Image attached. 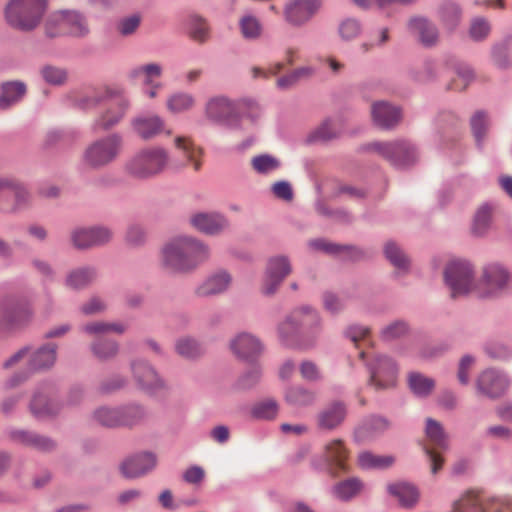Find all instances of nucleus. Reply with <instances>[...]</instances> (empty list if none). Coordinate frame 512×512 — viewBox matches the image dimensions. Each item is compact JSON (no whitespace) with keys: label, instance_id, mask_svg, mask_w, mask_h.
I'll use <instances>...</instances> for the list:
<instances>
[{"label":"nucleus","instance_id":"1","mask_svg":"<svg viewBox=\"0 0 512 512\" xmlns=\"http://www.w3.org/2000/svg\"><path fill=\"white\" fill-rule=\"evenodd\" d=\"M210 255L208 245L188 235L171 238L161 249L162 265L174 273H191L207 262Z\"/></svg>","mask_w":512,"mask_h":512},{"label":"nucleus","instance_id":"2","mask_svg":"<svg viewBox=\"0 0 512 512\" xmlns=\"http://www.w3.org/2000/svg\"><path fill=\"white\" fill-rule=\"evenodd\" d=\"M168 151L159 145L143 147L124 163V173L131 179L146 181L162 174L169 163Z\"/></svg>","mask_w":512,"mask_h":512},{"label":"nucleus","instance_id":"3","mask_svg":"<svg viewBox=\"0 0 512 512\" xmlns=\"http://www.w3.org/2000/svg\"><path fill=\"white\" fill-rule=\"evenodd\" d=\"M47 0H9L4 8L7 24L21 32H31L42 22Z\"/></svg>","mask_w":512,"mask_h":512},{"label":"nucleus","instance_id":"4","mask_svg":"<svg viewBox=\"0 0 512 512\" xmlns=\"http://www.w3.org/2000/svg\"><path fill=\"white\" fill-rule=\"evenodd\" d=\"M512 289V273L500 262H490L482 267L478 280L477 297L497 299Z\"/></svg>","mask_w":512,"mask_h":512},{"label":"nucleus","instance_id":"5","mask_svg":"<svg viewBox=\"0 0 512 512\" xmlns=\"http://www.w3.org/2000/svg\"><path fill=\"white\" fill-rule=\"evenodd\" d=\"M123 137L111 133L90 143L83 152L82 162L91 169H101L113 163L120 155Z\"/></svg>","mask_w":512,"mask_h":512},{"label":"nucleus","instance_id":"6","mask_svg":"<svg viewBox=\"0 0 512 512\" xmlns=\"http://www.w3.org/2000/svg\"><path fill=\"white\" fill-rule=\"evenodd\" d=\"M444 281L454 299L468 296L474 292L477 295L478 282L475 278V269L468 260H454L444 269Z\"/></svg>","mask_w":512,"mask_h":512},{"label":"nucleus","instance_id":"7","mask_svg":"<svg viewBox=\"0 0 512 512\" xmlns=\"http://www.w3.org/2000/svg\"><path fill=\"white\" fill-rule=\"evenodd\" d=\"M365 367L369 373L367 383L375 391H384L396 387L399 367L391 356L373 354L365 361Z\"/></svg>","mask_w":512,"mask_h":512},{"label":"nucleus","instance_id":"8","mask_svg":"<svg viewBox=\"0 0 512 512\" xmlns=\"http://www.w3.org/2000/svg\"><path fill=\"white\" fill-rule=\"evenodd\" d=\"M363 149L378 153L398 169L414 165L419 158L416 146L407 140L373 142L364 146Z\"/></svg>","mask_w":512,"mask_h":512},{"label":"nucleus","instance_id":"9","mask_svg":"<svg viewBox=\"0 0 512 512\" xmlns=\"http://www.w3.org/2000/svg\"><path fill=\"white\" fill-rule=\"evenodd\" d=\"M57 349L58 346L55 343H46L35 349L30 354L26 369L10 376L5 381V387L15 388L27 381L34 373L50 370L56 363Z\"/></svg>","mask_w":512,"mask_h":512},{"label":"nucleus","instance_id":"10","mask_svg":"<svg viewBox=\"0 0 512 512\" xmlns=\"http://www.w3.org/2000/svg\"><path fill=\"white\" fill-rule=\"evenodd\" d=\"M31 193L19 179L11 176L0 177V213L17 214L31 204Z\"/></svg>","mask_w":512,"mask_h":512},{"label":"nucleus","instance_id":"11","mask_svg":"<svg viewBox=\"0 0 512 512\" xmlns=\"http://www.w3.org/2000/svg\"><path fill=\"white\" fill-rule=\"evenodd\" d=\"M205 118L212 124L222 126L229 130L242 129V116L236 103L226 96L210 98L204 108Z\"/></svg>","mask_w":512,"mask_h":512},{"label":"nucleus","instance_id":"12","mask_svg":"<svg viewBox=\"0 0 512 512\" xmlns=\"http://www.w3.org/2000/svg\"><path fill=\"white\" fill-rule=\"evenodd\" d=\"M27 301L9 295L0 300V334L27 323L32 317Z\"/></svg>","mask_w":512,"mask_h":512},{"label":"nucleus","instance_id":"13","mask_svg":"<svg viewBox=\"0 0 512 512\" xmlns=\"http://www.w3.org/2000/svg\"><path fill=\"white\" fill-rule=\"evenodd\" d=\"M510 384L509 375L495 367L482 370L475 381L477 394L491 400L503 397L508 392Z\"/></svg>","mask_w":512,"mask_h":512},{"label":"nucleus","instance_id":"14","mask_svg":"<svg viewBox=\"0 0 512 512\" xmlns=\"http://www.w3.org/2000/svg\"><path fill=\"white\" fill-rule=\"evenodd\" d=\"M320 316L310 306H303L289 315L279 326L278 333L281 341L288 344L300 330L310 325L315 332L320 328Z\"/></svg>","mask_w":512,"mask_h":512},{"label":"nucleus","instance_id":"15","mask_svg":"<svg viewBox=\"0 0 512 512\" xmlns=\"http://www.w3.org/2000/svg\"><path fill=\"white\" fill-rule=\"evenodd\" d=\"M112 238V230L103 225L76 227L70 233L72 246L80 251L105 246Z\"/></svg>","mask_w":512,"mask_h":512},{"label":"nucleus","instance_id":"16","mask_svg":"<svg viewBox=\"0 0 512 512\" xmlns=\"http://www.w3.org/2000/svg\"><path fill=\"white\" fill-rule=\"evenodd\" d=\"M5 435L11 443L41 453H51L58 447L57 441L53 438L32 430L9 428L5 431Z\"/></svg>","mask_w":512,"mask_h":512},{"label":"nucleus","instance_id":"17","mask_svg":"<svg viewBox=\"0 0 512 512\" xmlns=\"http://www.w3.org/2000/svg\"><path fill=\"white\" fill-rule=\"evenodd\" d=\"M130 366L135 382L145 393L155 395L166 389L164 379L148 361L144 359L134 360Z\"/></svg>","mask_w":512,"mask_h":512},{"label":"nucleus","instance_id":"18","mask_svg":"<svg viewBox=\"0 0 512 512\" xmlns=\"http://www.w3.org/2000/svg\"><path fill=\"white\" fill-rule=\"evenodd\" d=\"M117 95L109 99L110 106L94 121V131H108L124 118L130 108V100L122 90H116Z\"/></svg>","mask_w":512,"mask_h":512},{"label":"nucleus","instance_id":"19","mask_svg":"<svg viewBox=\"0 0 512 512\" xmlns=\"http://www.w3.org/2000/svg\"><path fill=\"white\" fill-rule=\"evenodd\" d=\"M322 3V0H290L284 6V20L292 27H302L316 15Z\"/></svg>","mask_w":512,"mask_h":512},{"label":"nucleus","instance_id":"20","mask_svg":"<svg viewBox=\"0 0 512 512\" xmlns=\"http://www.w3.org/2000/svg\"><path fill=\"white\" fill-rule=\"evenodd\" d=\"M290 260L285 255L269 258L265 271L262 292L266 296L275 294L284 279L291 273Z\"/></svg>","mask_w":512,"mask_h":512},{"label":"nucleus","instance_id":"21","mask_svg":"<svg viewBox=\"0 0 512 512\" xmlns=\"http://www.w3.org/2000/svg\"><path fill=\"white\" fill-rule=\"evenodd\" d=\"M229 346L238 359L251 364L256 363L264 351L261 340L248 332L238 333L230 340Z\"/></svg>","mask_w":512,"mask_h":512},{"label":"nucleus","instance_id":"22","mask_svg":"<svg viewBox=\"0 0 512 512\" xmlns=\"http://www.w3.org/2000/svg\"><path fill=\"white\" fill-rule=\"evenodd\" d=\"M347 450L340 439H334L324 446L319 461L314 460L316 469L327 470L332 474L346 470Z\"/></svg>","mask_w":512,"mask_h":512},{"label":"nucleus","instance_id":"23","mask_svg":"<svg viewBox=\"0 0 512 512\" xmlns=\"http://www.w3.org/2000/svg\"><path fill=\"white\" fill-rule=\"evenodd\" d=\"M232 280V276L227 270H215L195 287L194 294L198 298H211L222 295L229 290Z\"/></svg>","mask_w":512,"mask_h":512},{"label":"nucleus","instance_id":"24","mask_svg":"<svg viewBox=\"0 0 512 512\" xmlns=\"http://www.w3.org/2000/svg\"><path fill=\"white\" fill-rule=\"evenodd\" d=\"M373 124L382 130H392L402 120V109L391 102L380 100L371 105Z\"/></svg>","mask_w":512,"mask_h":512},{"label":"nucleus","instance_id":"25","mask_svg":"<svg viewBox=\"0 0 512 512\" xmlns=\"http://www.w3.org/2000/svg\"><path fill=\"white\" fill-rule=\"evenodd\" d=\"M391 423L388 418L372 414L364 417L354 430V441L364 443L375 440L389 430Z\"/></svg>","mask_w":512,"mask_h":512},{"label":"nucleus","instance_id":"26","mask_svg":"<svg viewBox=\"0 0 512 512\" xmlns=\"http://www.w3.org/2000/svg\"><path fill=\"white\" fill-rule=\"evenodd\" d=\"M156 465V454L142 452L126 458L120 465V471L125 478L135 479L151 472Z\"/></svg>","mask_w":512,"mask_h":512},{"label":"nucleus","instance_id":"27","mask_svg":"<svg viewBox=\"0 0 512 512\" xmlns=\"http://www.w3.org/2000/svg\"><path fill=\"white\" fill-rule=\"evenodd\" d=\"M131 127L140 139L149 141L162 133L165 121L158 114L141 113L132 118Z\"/></svg>","mask_w":512,"mask_h":512},{"label":"nucleus","instance_id":"28","mask_svg":"<svg viewBox=\"0 0 512 512\" xmlns=\"http://www.w3.org/2000/svg\"><path fill=\"white\" fill-rule=\"evenodd\" d=\"M62 407L63 404L59 400L41 389L35 391L29 404L31 414L37 419L56 416Z\"/></svg>","mask_w":512,"mask_h":512},{"label":"nucleus","instance_id":"29","mask_svg":"<svg viewBox=\"0 0 512 512\" xmlns=\"http://www.w3.org/2000/svg\"><path fill=\"white\" fill-rule=\"evenodd\" d=\"M346 415V405L341 401H334L319 411L317 426L321 430L332 431L344 422Z\"/></svg>","mask_w":512,"mask_h":512},{"label":"nucleus","instance_id":"30","mask_svg":"<svg viewBox=\"0 0 512 512\" xmlns=\"http://www.w3.org/2000/svg\"><path fill=\"white\" fill-rule=\"evenodd\" d=\"M462 15V7L452 0H443L436 9V19L448 32H453L458 28Z\"/></svg>","mask_w":512,"mask_h":512},{"label":"nucleus","instance_id":"31","mask_svg":"<svg viewBox=\"0 0 512 512\" xmlns=\"http://www.w3.org/2000/svg\"><path fill=\"white\" fill-rule=\"evenodd\" d=\"M27 93V85L20 80L0 84V110L6 111L19 104Z\"/></svg>","mask_w":512,"mask_h":512},{"label":"nucleus","instance_id":"32","mask_svg":"<svg viewBox=\"0 0 512 512\" xmlns=\"http://www.w3.org/2000/svg\"><path fill=\"white\" fill-rule=\"evenodd\" d=\"M190 223L198 231L208 235H216L228 226L227 219L219 213L194 214Z\"/></svg>","mask_w":512,"mask_h":512},{"label":"nucleus","instance_id":"33","mask_svg":"<svg viewBox=\"0 0 512 512\" xmlns=\"http://www.w3.org/2000/svg\"><path fill=\"white\" fill-rule=\"evenodd\" d=\"M409 30L417 34L425 47L436 45L439 37L438 29L434 23L425 17H413L408 22Z\"/></svg>","mask_w":512,"mask_h":512},{"label":"nucleus","instance_id":"34","mask_svg":"<svg viewBox=\"0 0 512 512\" xmlns=\"http://www.w3.org/2000/svg\"><path fill=\"white\" fill-rule=\"evenodd\" d=\"M149 413L147 409L136 402L119 406V427L133 428L147 421Z\"/></svg>","mask_w":512,"mask_h":512},{"label":"nucleus","instance_id":"35","mask_svg":"<svg viewBox=\"0 0 512 512\" xmlns=\"http://www.w3.org/2000/svg\"><path fill=\"white\" fill-rule=\"evenodd\" d=\"M98 276L97 268L86 265L72 269L65 278V285L72 290H82L92 284Z\"/></svg>","mask_w":512,"mask_h":512},{"label":"nucleus","instance_id":"36","mask_svg":"<svg viewBox=\"0 0 512 512\" xmlns=\"http://www.w3.org/2000/svg\"><path fill=\"white\" fill-rule=\"evenodd\" d=\"M387 492L396 498L402 507H413L419 499L418 489L407 482H396L387 485Z\"/></svg>","mask_w":512,"mask_h":512},{"label":"nucleus","instance_id":"37","mask_svg":"<svg viewBox=\"0 0 512 512\" xmlns=\"http://www.w3.org/2000/svg\"><path fill=\"white\" fill-rule=\"evenodd\" d=\"M285 400L292 407L306 408L316 403L317 393L302 385H294L286 390Z\"/></svg>","mask_w":512,"mask_h":512},{"label":"nucleus","instance_id":"38","mask_svg":"<svg viewBox=\"0 0 512 512\" xmlns=\"http://www.w3.org/2000/svg\"><path fill=\"white\" fill-rule=\"evenodd\" d=\"M408 388L417 398H428L435 389L436 382L418 371H411L407 376Z\"/></svg>","mask_w":512,"mask_h":512},{"label":"nucleus","instance_id":"39","mask_svg":"<svg viewBox=\"0 0 512 512\" xmlns=\"http://www.w3.org/2000/svg\"><path fill=\"white\" fill-rule=\"evenodd\" d=\"M66 35L83 38L90 33L86 17L76 10H63Z\"/></svg>","mask_w":512,"mask_h":512},{"label":"nucleus","instance_id":"40","mask_svg":"<svg viewBox=\"0 0 512 512\" xmlns=\"http://www.w3.org/2000/svg\"><path fill=\"white\" fill-rule=\"evenodd\" d=\"M90 420L101 427L108 429H116L119 427V406L102 405L95 408Z\"/></svg>","mask_w":512,"mask_h":512},{"label":"nucleus","instance_id":"41","mask_svg":"<svg viewBox=\"0 0 512 512\" xmlns=\"http://www.w3.org/2000/svg\"><path fill=\"white\" fill-rule=\"evenodd\" d=\"M162 75V66L158 63H148L136 66L129 70L128 78L130 80H141L143 87L154 85Z\"/></svg>","mask_w":512,"mask_h":512},{"label":"nucleus","instance_id":"42","mask_svg":"<svg viewBox=\"0 0 512 512\" xmlns=\"http://www.w3.org/2000/svg\"><path fill=\"white\" fill-rule=\"evenodd\" d=\"M95 340L90 345L92 354L100 361H108L119 353V344L116 340L101 336H94Z\"/></svg>","mask_w":512,"mask_h":512},{"label":"nucleus","instance_id":"43","mask_svg":"<svg viewBox=\"0 0 512 512\" xmlns=\"http://www.w3.org/2000/svg\"><path fill=\"white\" fill-rule=\"evenodd\" d=\"M494 209V204L486 202L476 210L472 224V233L475 236L482 237L487 234L491 227Z\"/></svg>","mask_w":512,"mask_h":512},{"label":"nucleus","instance_id":"44","mask_svg":"<svg viewBox=\"0 0 512 512\" xmlns=\"http://www.w3.org/2000/svg\"><path fill=\"white\" fill-rule=\"evenodd\" d=\"M117 95L116 89L95 90L89 94L80 96L75 100V106L81 110H92L99 105L106 103Z\"/></svg>","mask_w":512,"mask_h":512},{"label":"nucleus","instance_id":"45","mask_svg":"<svg viewBox=\"0 0 512 512\" xmlns=\"http://www.w3.org/2000/svg\"><path fill=\"white\" fill-rule=\"evenodd\" d=\"M357 461L364 470H382L392 466L395 459L391 455H377L371 451H363L359 453Z\"/></svg>","mask_w":512,"mask_h":512},{"label":"nucleus","instance_id":"46","mask_svg":"<svg viewBox=\"0 0 512 512\" xmlns=\"http://www.w3.org/2000/svg\"><path fill=\"white\" fill-rule=\"evenodd\" d=\"M176 353L188 360H194L201 357L205 353L204 346L195 338L185 336L175 341Z\"/></svg>","mask_w":512,"mask_h":512},{"label":"nucleus","instance_id":"47","mask_svg":"<svg viewBox=\"0 0 512 512\" xmlns=\"http://www.w3.org/2000/svg\"><path fill=\"white\" fill-rule=\"evenodd\" d=\"M186 28L189 37L198 43H204L209 38L210 28L208 22L198 14H190L187 17Z\"/></svg>","mask_w":512,"mask_h":512},{"label":"nucleus","instance_id":"48","mask_svg":"<svg viewBox=\"0 0 512 512\" xmlns=\"http://www.w3.org/2000/svg\"><path fill=\"white\" fill-rule=\"evenodd\" d=\"M241 36L248 41H255L263 34L261 21L251 13H245L238 21Z\"/></svg>","mask_w":512,"mask_h":512},{"label":"nucleus","instance_id":"49","mask_svg":"<svg viewBox=\"0 0 512 512\" xmlns=\"http://www.w3.org/2000/svg\"><path fill=\"white\" fill-rule=\"evenodd\" d=\"M363 489V482L356 477H352L335 484L332 493L335 498L341 501H350L356 497Z\"/></svg>","mask_w":512,"mask_h":512},{"label":"nucleus","instance_id":"50","mask_svg":"<svg viewBox=\"0 0 512 512\" xmlns=\"http://www.w3.org/2000/svg\"><path fill=\"white\" fill-rule=\"evenodd\" d=\"M386 259L399 271L407 272L410 267V260L402 248L394 241H388L384 245Z\"/></svg>","mask_w":512,"mask_h":512},{"label":"nucleus","instance_id":"51","mask_svg":"<svg viewBox=\"0 0 512 512\" xmlns=\"http://www.w3.org/2000/svg\"><path fill=\"white\" fill-rule=\"evenodd\" d=\"M127 326L120 322L93 321L81 327V331L89 336H102L110 332L123 334Z\"/></svg>","mask_w":512,"mask_h":512},{"label":"nucleus","instance_id":"52","mask_svg":"<svg viewBox=\"0 0 512 512\" xmlns=\"http://www.w3.org/2000/svg\"><path fill=\"white\" fill-rule=\"evenodd\" d=\"M250 164L252 169L260 175H268L281 167V161L268 153L254 156Z\"/></svg>","mask_w":512,"mask_h":512},{"label":"nucleus","instance_id":"53","mask_svg":"<svg viewBox=\"0 0 512 512\" xmlns=\"http://www.w3.org/2000/svg\"><path fill=\"white\" fill-rule=\"evenodd\" d=\"M195 105V98L187 92H177L170 95L167 99V109L173 113H183L189 111Z\"/></svg>","mask_w":512,"mask_h":512},{"label":"nucleus","instance_id":"54","mask_svg":"<svg viewBox=\"0 0 512 512\" xmlns=\"http://www.w3.org/2000/svg\"><path fill=\"white\" fill-rule=\"evenodd\" d=\"M470 126L476 145L479 149L483 148L485 136L488 129L487 115L484 111H477L470 119Z\"/></svg>","mask_w":512,"mask_h":512},{"label":"nucleus","instance_id":"55","mask_svg":"<svg viewBox=\"0 0 512 512\" xmlns=\"http://www.w3.org/2000/svg\"><path fill=\"white\" fill-rule=\"evenodd\" d=\"M425 433L427 438L437 447L442 449L448 448L447 435L440 422L427 418Z\"/></svg>","mask_w":512,"mask_h":512},{"label":"nucleus","instance_id":"56","mask_svg":"<svg viewBox=\"0 0 512 512\" xmlns=\"http://www.w3.org/2000/svg\"><path fill=\"white\" fill-rule=\"evenodd\" d=\"M279 406L276 400L269 398L256 403L251 409V415L258 420H273L278 414Z\"/></svg>","mask_w":512,"mask_h":512},{"label":"nucleus","instance_id":"57","mask_svg":"<svg viewBox=\"0 0 512 512\" xmlns=\"http://www.w3.org/2000/svg\"><path fill=\"white\" fill-rule=\"evenodd\" d=\"M40 75L47 84L52 86H62L68 79L67 70L55 65H44L40 69Z\"/></svg>","mask_w":512,"mask_h":512},{"label":"nucleus","instance_id":"58","mask_svg":"<svg viewBox=\"0 0 512 512\" xmlns=\"http://www.w3.org/2000/svg\"><path fill=\"white\" fill-rule=\"evenodd\" d=\"M65 14L63 10L55 11L49 15L45 22V34L49 38L65 36Z\"/></svg>","mask_w":512,"mask_h":512},{"label":"nucleus","instance_id":"59","mask_svg":"<svg viewBox=\"0 0 512 512\" xmlns=\"http://www.w3.org/2000/svg\"><path fill=\"white\" fill-rule=\"evenodd\" d=\"M407 321L398 319L384 326L380 331V338L385 342H391L405 336L409 332Z\"/></svg>","mask_w":512,"mask_h":512},{"label":"nucleus","instance_id":"60","mask_svg":"<svg viewBox=\"0 0 512 512\" xmlns=\"http://www.w3.org/2000/svg\"><path fill=\"white\" fill-rule=\"evenodd\" d=\"M509 46L510 40L508 38L495 43L492 46L491 56L494 65H496L500 69H507L512 65V62L509 58Z\"/></svg>","mask_w":512,"mask_h":512},{"label":"nucleus","instance_id":"61","mask_svg":"<svg viewBox=\"0 0 512 512\" xmlns=\"http://www.w3.org/2000/svg\"><path fill=\"white\" fill-rule=\"evenodd\" d=\"M362 33V24L361 22L352 17H348L340 21L338 25V34L340 38L349 42L360 36Z\"/></svg>","mask_w":512,"mask_h":512},{"label":"nucleus","instance_id":"62","mask_svg":"<svg viewBox=\"0 0 512 512\" xmlns=\"http://www.w3.org/2000/svg\"><path fill=\"white\" fill-rule=\"evenodd\" d=\"M142 17L134 13L120 18L116 23V31L122 37H129L136 33L141 25Z\"/></svg>","mask_w":512,"mask_h":512},{"label":"nucleus","instance_id":"63","mask_svg":"<svg viewBox=\"0 0 512 512\" xmlns=\"http://www.w3.org/2000/svg\"><path fill=\"white\" fill-rule=\"evenodd\" d=\"M483 351L487 357L495 361H507L512 357V348L502 342H488Z\"/></svg>","mask_w":512,"mask_h":512},{"label":"nucleus","instance_id":"64","mask_svg":"<svg viewBox=\"0 0 512 512\" xmlns=\"http://www.w3.org/2000/svg\"><path fill=\"white\" fill-rule=\"evenodd\" d=\"M450 512H484V510L478 497L472 493H467L454 502Z\"/></svg>","mask_w":512,"mask_h":512}]
</instances>
